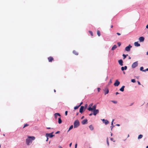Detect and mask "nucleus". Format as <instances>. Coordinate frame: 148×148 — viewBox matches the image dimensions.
<instances>
[{
	"label": "nucleus",
	"instance_id": "603ef678",
	"mask_svg": "<svg viewBox=\"0 0 148 148\" xmlns=\"http://www.w3.org/2000/svg\"><path fill=\"white\" fill-rule=\"evenodd\" d=\"M92 114H93L92 113H91L90 114H89V115L90 116H91L92 115Z\"/></svg>",
	"mask_w": 148,
	"mask_h": 148
},
{
	"label": "nucleus",
	"instance_id": "6e6d98bb",
	"mask_svg": "<svg viewBox=\"0 0 148 148\" xmlns=\"http://www.w3.org/2000/svg\"><path fill=\"white\" fill-rule=\"evenodd\" d=\"M119 94V93L118 92H116V95H117V94Z\"/></svg>",
	"mask_w": 148,
	"mask_h": 148
},
{
	"label": "nucleus",
	"instance_id": "c85d7f7f",
	"mask_svg": "<svg viewBox=\"0 0 148 148\" xmlns=\"http://www.w3.org/2000/svg\"><path fill=\"white\" fill-rule=\"evenodd\" d=\"M127 55H125L124 54H123V59H125L126 57L127 56Z\"/></svg>",
	"mask_w": 148,
	"mask_h": 148
},
{
	"label": "nucleus",
	"instance_id": "a18cd8bd",
	"mask_svg": "<svg viewBox=\"0 0 148 148\" xmlns=\"http://www.w3.org/2000/svg\"><path fill=\"white\" fill-rule=\"evenodd\" d=\"M116 34L117 35H119H119H121V34H120V33H118V32L116 33Z\"/></svg>",
	"mask_w": 148,
	"mask_h": 148
},
{
	"label": "nucleus",
	"instance_id": "4d7b16f0",
	"mask_svg": "<svg viewBox=\"0 0 148 148\" xmlns=\"http://www.w3.org/2000/svg\"><path fill=\"white\" fill-rule=\"evenodd\" d=\"M84 118V116H83L82 118H81V119H83V118Z\"/></svg>",
	"mask_w": 148,
	"mask_h": 148
},
{
	"label": "nucleus",
	"instance_id": "2f4dec72",
	"mask_svg": "<svg viewBox=\"0 0 148 148\" xmlns=\"http://www.w3.org/2000/svg\"><path fill=\"white\" fill-rule=\"evenodd\" d=\"M111 102H113V103H114L115 104H116L117 103V101H112Z\"/></svg>",
	"mask_w": 148,
	"mask_h": 148
},
{
	"label": "nucleus",
	"instance_id": "2eb2a0df",
	"mask_svg": "<svg viewBox=\"0 0 148 148\" xmlns=\"http://www.w3.org/2000/svg\"><path fill=\"white\" fill-rule=\"evenodd\" d=\"M135 46L136 47H139L140 46V45L139 44L138 42H136L134 43Z\"/></svg>",
	"mask_w": 148,
	"mask_h": 148
},
{
	"label": "nucleus",
	"instance_id": "dca6fc26",
	"mask_svg": "<svg viewBox=\"0 0 148 148\" xmlns=\"http://www.w3.org/2000/svg\"><path fill=\"white\" fill-rule=\"evenodd\" d=\"M84 108L83 106H81L79 109V112L81 113H82L83 112V110Z\"/></svg>",
	"mask_w": 148,
	"mask_h": 148
},
{
	"label": "nucleus",
	"instance_id": "1a4fd4ad",
	"mask_svg": "<svg viewBox=\"0 0 148 148\" xmlns=\"http://www.w3.org/2000/svg\"><path fill=\"white\" fill-rule=\"evenodd\" d=\"M144 38L143 36L140 37L138 39V40L140 42H143L144 40Z\"/></svg>",
	"mask_w": 148,
	"mask_h": 148
},
{
	"label": "nucleus",
	"instance_id": "58836bf2",
	"mask_svg": "<svg viewBox=\"0 0 148 148\" xmlns=\"http://www.w3.org/2000/svg\"><path fill=\"white\" fill-rule=\"evenodd\" d=\"M114 121V119H113V120H112V122H111V125H112V126H113V122Z\"/></svg>",
	"mask_w": 148,
	"mask_h": 148
},
{
	"label": "nucleus",
	"instance_id": "c756f323",
	"mask_svg": "<svg viewBox=\"0 0 148 148\" xmlns=\"http://www.w3.org/2000/svg\"><path fill=\"white\" fill-rule=\"evenodd\" d=\"M79 106H76L74 107V109L75 110L79 108Z\"/></svg>",
	"mask_w": 148,
	"mask_h": 148
},
{
	"label": "nucleus",
	"instance_id": "0e129e2a",
	"mask_svg": "<svg viewBox=\"0 0 148 148\" xmlns=\"http://www.w3.org/2000/svg\"><path fill=\"white\" fill-rule=\"evenodd\" d=\"M129 59H131V57H129Z\"/></svg>",
	"mask_w": 148,
	"mask_h": 148
},
{
	"label": "nucleus",
	"instance_id": "c03bdc74",
	"mask_svg": "<svg viewBox=\"0 0 148 148\" xmlns=\"http://www.w3.org/2000/svg\"><path fill=\"white\" fill-rule=\"evenodd\" d=\"M77 143L75 144V148H77Z\"/></svg>",
	"mask_w": 148,
	"mask_h": 148
},
{
	"label": "nucleus",
	"instance_id": "e433bc0d",
	"mask_svg": "<svg viewBox=\"0 0 148 148\" xmlns=\"http://www.w3.org/2000/svg\"><path fill=\"white\" fill-rule=\"evenodd\" d=\"M117 44L119 47L121 45V43L120 42H118Z\"/></svg>",
	"mask_w": 148,
	"mask_h": 148
},
{
	"label": "nucleus",
	"instance_id": "5701e85b",
	"mask_svg": "<svg viewBox=\"0 0 148 148\" xmlns=\"http://www.w3.org/2000/svg\"><path fill=\"white\" fill-rule=\"evenodd\" d=\"M73 53L76 55H77L78 54L77 52L75 50L73 51Z\"/></svg>",
	"mask_w": 148,
	"mask_h": 148
},
{
	"label": "nucleus",
	"instance_id": "39448f33",
	"mask_svg": "<svg viewBox=\"0 0 148 148\" xmlns=\"http://www.w3.org/2000/svg\"><path fill=\"white\" fill-rule=\"evenodd\" d=\"M132 47V46L130 45H129L128 46L125 47V50L127 51H130Z\"/></svg>",
	"mask_w": 148,
	"mask_h": 148
},
{
	"label": "nucleus",
	"instance_id": "a211bd4d",
	"mask_svg": "<svg viewBox=\"0 0 148 148\" xmlns=\"http://www.w3.org/2000/svg\"><path fill=\"white\" fill-rule=\"evenodd\" d=\"M96 107H97V105L96 104L95 105L93 106H92V111L93 110H96Z\"/></svg>",
	"mask_w": 148,
	"mask_h": 148
},
{
	"label": "nucleus",
	"instance_id": "4c0bfd02",
	"mask_svg": "<svg viewBox=\"0 0 148 148\" xmlns=\"http://www.w3.org/2000/svg\"><path fill=\"white\" fill-rule=\"evenodd\" d=\"M114 127V125L111 126H110V128H111V130L112 131V129L113 128V127Z\"/></svg>",
	"mask_w": 148,
	"mask_h": 148
},
{
	"label": "nucleus",
	"instance_id": "13d9d810",
	"mask_svg": "<svg viewBox=\"0 0 148 148\" xmlns=\"http://www.w3.org/2000/svg\"><path fill=\"white\" fill-rule=\"evenodd\" d=\"M113 26L112 25L111 26V28H113Z\"/></svg>",
	"mask_w": 148,
	"mask_h": 148
},
{
	"label": "nucleus",
	"instance_id": "a19ab883",
	"mask_svg": "<svg viewBox=\"0 0 148 148\" xmlns=\"http://www.w3.org/2000/svg\"><path fill=\"white\" fill-rule=\"evenodd\" d=\"M68 112L67 111H66L65 112V115L66 116L67 115Z\"/></svg>",
	"mask_w": 148,
	"mask_h": 148
},
{
	"label": "nucleus",
	"instance_id": "423d86ee",
	"mask_svg": "<svg viewBox=\"0 0 148 148\" xmlns=\"http://www.w3.org/2000/svg\"><path fill=\"white\" fill-rule=\"evenodd\" d=\"M138 62H134L132 65V67L133 68H134L138 66Z\"/></svg>",
	"mask_w": 148,
	"mask_h": 148
},
{
	"label": "nucleus",
	"instance_id": "ea45409f",
	"mask_svg": "<svg viewBox=\"0 0 148 148\" xmlns=\"http://www.w3.org/2000/svg\"><path fill=\"white\" fill-rule=\"evenodd\" d=\"M100 90H101V89L100 88H97V90H98V92L100 91Z\"/></svg>",
	"mask_w": 148,
	"mask_h": 148
},
{
	"label": "nucleus",
	"instance_id": "473e14b6",
	"mask_svg": "<svg viewBox=\"0 0 148 148\" xmlns=\"http://www.w3.org/2000/svg\"><path fill=\"white\" fill-rule=\"evenodd\" d=\"M89 32L90 34L92 36H93V33L92 31H89Z\"/></svg>",
	"mask_w": 148,
	"mask_h": 148
},
{
	"label": "nucleus",
	"instance_id": "b1692460",
	"mask_svg": "<svg viewBox=\"0 0 148 148\" xmlns=\"http://www.w3.org/2000/svg\"><path fill=\"white\" fill-rule=\"evenodd\" d=\"M89 127L91 130H93V127L92 125H90Z\"/></svg>",
	"mask_w": 148,
	"mask_h": 148
},
{
	"label": "nucleus",
	"instance_id": "aec40b11",
	"mask_svg": "<svg viewBox=\"0 0 148 148\" xmlns=\"http://www.w3.org/2000/svg\"><path fill=\"white\" fill-rule=\"evenodd\" d=\"M117 47L116 45H114L112 47V50H114Z\"/></svg>",
	"mask_w": 148,
	"mask_h": 148
},
{
	"label": "nucleus",
	"instance_id": "f3484780",
	"mask_svg": "<svg viewBox=\"0 0 148 148\" xmlns=\"http://www.w3.org/2000/svg\"><path fill=\"white\" fill-rule=\"evenodd\" d=\"M119 63V64L122 66L123 65V61L122 60H120L118 61Z\"/></svg>",
	"mask_w": 148,
	"mask_h": 148
},
{
	"label": "nucleus",
	"instance_id": "052dcab7",
	"mask_svg": "<svg viewBox=\"0 0 148 148\" xmlns=\"http://www.w3.org/2000/svg\"><path fill=\"white\" fill-rule=\"evenodd\" d=\"M147 55H148V51H147Z\"/></svg>",
	"mask_w": 148,
	"mask_h": 148
},
{
	"label": "nucleus",
	"instance_id": "37998d69",
	"mask_svg": "<svg viewBox=\"0 0 148 148\" xmlns=\"http://www.w3.org/2000/svg\"><path fill=\"white\" fill-rule=\"evenodd\" d=\"M110 140H111L113 141V142H114L115 141L114 140V139L113 138H110Z\"/></svg>",
	"mask_w": 148,
	"mask_h": 148
},
{
	"label": "nucleus",
	"instance_id": "09e8293b",
	"mask_svg": "<svg viewBox=\"0 0 148 148\" xmlns=\"http://www.w3.org/2000/svg\"><path fill=\"white\" fill-rule=\"evenodd\" d=\"M138 85H141L139 81H138Z\"/></svg>",
	"mask_w": 148,
	"mask_h": 148
},
{
	"label": "nucleus",
	"instance_id": "864d4df0",
	"mask_svg": "<svg viewBox=\"0 0 148 148\" xmlns=\"http://www.w3.org/2000/svg\"><path fill=\"white\" fill-rule=\"evenodd\" d=\"M71 145H72V143H71L70 144H69L70 147H71Z\"/></svg>",
	"mask_w": 148,
	"mask_h": 148
},
{
	"label": "nucleus",
	"instance_id": "0eeeda50",
	"mask_svg": "<svg viewBox=\"0 0 148 148\" xmlns=\"http://www.w3.org/2000/svg\"><path fill=\"white\" fill-rule=\"evenodd\" d=\"M99 112V111L98 110V109H97V110H93V114L94 115H96V114L98 113Z\"/></svg>",
	"mask_w": 148,
	"mask_h": 148
},
{
	"label": "nucleus",
	"instance_id": "680f3d73",
	"mask_svg": "<svg viewBox=\"0 0 148 148\" xmlns=\"http://www.w3.org/2000/svg\"><path fill=\"white\" fill-rule=\"evenodd\" d=\"M54 92H56V90H54Z\"/></svg>",
	"mask_w": 148,
	"mask_h": 148
},
{
	"label": "nucleus",
	"instance_id": "49530a36",
	"mask_svg": "<svg viewBox=\"0 0 148 148\" xmlns=\"http://www.w3.org/2000/svg\"><path fill=\"white\" fill-rule=\"evenodd\" d=\"M82 103H83V102H81V103H80V104L79 105V107L80 106H81V105L82 104Z\"/></svg>",
	"mask_w": 148,
	"mask_h": 148
},
{
	"label": "nucleus",
	"instance_id": "e2e57ef3",
	"mask_svg": "<svg viewBox=\"0 0 148 148\" xmlns=\"http://www.w3.org/2000/svg\"><path fill=\"white\" fill-rule=\"evenodd\" d=\"M146 148H148V145L146 147Z\"/></svg>",
	"mask_w": 148,
	"mask_h": 148
},
{
	"label": "nucleus",
	"instance_id": "7c9ffc66",
	"mask_svg": "<svg viewBox=\"0 0 148 148\" xmlns=\"http://www.w3.org/2000/svg\"><path fill=\"white\" fill-rule=\"evenodd\" d=\"M112 83V80L111 79H110L109 82H108V84L110 85Z\"/></svg>",
	"mask_w": 148,
	"mask_h": 148
},
{
	"label": "nucleus",
	"instance_id": "f257e3e1",
	"mask_svg": "<svg viewBox=\"0 0 148 148\" xmlns=\"http://www.w3.org/2000/svg\"><path fill=\"white\" fill-rule=\"evenodd\" d=\"M35 138V137L29 136L26 139V143L27 145H29L30 143H32V141L34 140Z\"/></svg>",
	"mask_w": 148,
	"mask_h": 148
},
{
	"label": "nucleus",
	"instance_id": "4be33fe9",
	"mask_svg": "<svg viewBox=\"0 0 148 148\" xmlns=\"http://www.w3.org/2000/svg\"><path fill=\"white\" fill-rule=\"evenodd\" d=\"M124 88L125 86H122L121 88L120 89V90L122 92H123L124 91Z\"/></svg>",
	"mask_w": 148,
	"mask_h": 148
},
{
	"label": "nucleus",
	"instance_id": "9d476101",
	"mask_svg": "<svg viewBox=\"0 0 148 148\" xmlns=\"http://www.w3.org/2000/svg\"><path fill=\"white\" fill-rule=\"evenodd\" d=\"M54 116L55 118L56 119H57V118L58 116H59L60 117L61 115L59 113H56L54 114Z\"/></svg>",
	"mask_w": 148,
	"mask_h": 148
},
{
	"label": "nucleus",
	"instance_id": "5fc2aeb1",
	"mask_svg": "<svg viewBox=\"0 0 148 148\" xmlns=\"http://www.w3.org/2000/svg\"><path fill=\"white\" fill-rule=\"evenodd\" d=\"M146 28L147 29H148V24L146 26Z\"/></svg>",
	"mask_w": 148,
	"mask_h": 148
},
{
	"label": "nucleus",
	"instance_id": "de8ad7c7",
	"mask_svg": "<svg viewBox=\"0 0 148 148\" xmlns=\"http://www.w3.org/2000/svg\"><path fill=\"white\" fill-rule=\"evenodd\" d=\"M60 132L58 131H57V132L56 133V134H58L60 133Z\"/></svg>",
	"mask_w": 148,
	"mask_h": 148
},
{
	"label": "nucleus",
	"instance_id": "f8f14e48",
	"mask_svg": "<svg viewBox=\"0 0 148 148\" xmlns=\"http://www.w3.org/2000/svg\"><path fill=\"white\" fill-rule=\"evenodd\" d=\"M102 121L103 123H105L106 125H107L109 123V121L107 120L103 119L102 120Z\"/></svg>",
	"mask_w": 148,
	"mask_h": 148
},
{
	"label": "nucleus",
	"instance_id": "20e7f679",
	"mask_svg": "<svg viewBox=\"0 0 148 148\" xmlns=\"http://www.w3.org/2000/svg\"><path fill=\"white\" fill-rule=\"evenodd\" d=\"M120 84V82L117 80H115V83H114V85L115 86H118Z\"/></svg>",
	"mask_w": 148,
	"mask_h": 148
},
{
	"label": "nucleus",
	"instance_id": "9b49d317",
	"mask_svg": "<svg viewBox=\"0 0 148 148\" xmlns=\"http://www.w3.org/2000/svg\"><path fill=\"white\" fill-rule=\"evenodd\" d=\"M87 121H88V120H87V119H85L83 120L82 123V124L84 125L86 123H87Z\"/></svg>",
	"mask_w": 148,
	"mask_h": 148
},
{
	"label": "nucleus",
	"instance_id": "8fccbe9b",
	"mask_svg": "<svg viewBox=\"0 0 148 148\" xmlns=\"http://www.w3.org/2000/svg\"><path fill=\"white\" fill-rule=\"evenodd\" d=\"M48 137H47V139L46 140V141H48Z\"/></svg>",
	"mask_w": 148,
	"mask_h": 148
},
{
	"label": "nucleus",
	"instance_id": "69168bd1",
	"mask_svg": "<svg viewBox=\"0 0 148 148\" xmlns=\"http://www.w3.org/2000/svg\"><path fill=\"white\" fill-rule=\"evenodd\" d=\"M116 125L117 126H119V124H117Z\"/></svg>",
	"mask_w": 148,
	"mask_h": 148
},
{
	"label": "nucleus",
	"instance_id": "72a5a7b5",
	"mask_svg": "<svg viewBox=\"0 0 148 148\" xmlns=\"http://www.w3.org/2000/svg\"><path fill=\"white\" fill-rule=\"evenodd\" d=\"M143 67L142 66L140 68V71H143L144 70H143Z\"/></svg>",
	"mask_w": 148,
	"mask_h": 148
},
{
	"label": "nucleus",
	"instance_id": "774afa93",
	"mask_svg": "<svg viewBox=\"0 0 148 148\" xmlns=\"http://www.w3.org/2000/svg\"><path fill=\"white\" fill-rule=\"evenodd\" d=\"M78 114V113H77V115Z\"/></svg>",
	"mask_w": 148,
	"mask_h": 148
},
{
	"label": "nucleus",
	"instance_id": "a878e982",
	"mask_svg": "<svg viewBox=\"0 0 148 148\" xmlns=\"http://www.w3.org/2000/svg\"><path fill=\"white\" fill-rule=\"evenodd\" d=\"M73 125H71V126L69 128V129L68 130V131H69L70 130L72 129L73 128Z\"/></svg>",
	"mask_w": 148,
	"mask_h": 148
},
{
	"label": "nucleus",
	"instance_id": "f704fd0d",
	"mask_svg": "<svg viewBox=\"0 0 148 148\" xmlns=\"http://www.w3.org/2000/svg\"><path fill=\"white\" fill-rule=\"evenodd\" d=\"M131 82H132L134 83L135 82V80L134 79H131Z\"/></svg>",
	"mask_w": 148,
	"mask_h": 148
},
{
	"label": "nucleus",
	"instance_id": "c9c22d12",
	"mask_svg": "<svg viewBox=\"0 0 148 148\" xmlns=\"http://www.w3.org/2000/svg\"><path fill=\"white\" fill-rule=\"evenodd\" d=\"M107 144H108V146H109V142H108V138H107Z\"/></svg>",
	"mask_w": 148,
	"mask_h": 148
},
{
	"label": "nucleus",
	"instance_id": "4468645a",
	"mask_svg": "<svg viewBox=\"0 0 148 148\" xmlns=\"http://www.w3.org/2000/svg\"><path fill=\"white\" fill-rule=\"evenodd\" d=\"M104 91L105 92V95L108 94L109 91L108 89L107 88L104 90Z\"/></svg>",
	"mask_w": 148,
	"mask_h": 148
},
{
	"label": "nucleus",
	"instance_id": "393cba45",
	"mask_svg": "<svg viewBox=\"0 0 148 148\" xmlns=\"http://www.w3.org/2000/svg\"><path fill=\"white\" fill-rule=\"evenodd\" d=\"M143 136V135H142L141 134L139 135L138 136V139H140L142 138Z\"/></svg>",
	"mask_w": 148,
	"mask_h": 148
},
{
	"label": "nucleus",
	"instance_id": "6e6552de",
	"mask_svg": "<svg viewBox=\"0 0 148 148\" xmlns=\"http://www.w3.org/2000/svg\"><path fill=\"white\" fill-rule=\"evenodd\" d=\"M93 105V103H91L90 104L89 106H88V108L87 109L89 111H92V108L91 107L92 106V105Z\"/></svg>",
	"mask_w": 148,
	"mask_h": 148
},
{
	"label": "nucleus",
	"instance_id": "cd10ccee",
	"mask_svg": "<svg viewBox=\"0 0 148 148\" xmlns=\"http://www.w3.org/2000/svg\"><path fill=\"white\" fill-rule=\"evenodd\" d=\"M29 126V125L27 123H26L24 125L23 128H24L25 127L27 126Z\"/></svg>",
	"mask_w": 148,
	"mask_h": 148
},
{
	"label": "nucleus",
	"instance_id": "412c9836",
	"mask_svg": "<svg viewBox=\"0 0 148 148\" xmlns=\"http://www.w3.org/2000/svg\"><path fill=\"white\" fill-rule=\"evenodd\" d=\"M62 122V121L61 119V117H60L58 119V123L59 124H61Z\"/></svg>",
	"mask_w": 148,
	"mask_h": 148
},
{
	"label": "nucleus",
	"instance_id": "338daca9",
	"mask_svg": "<svg viewBox=\"0 0 148 148\" xmlns=\"http://www.w3.org/2000/svg\"><path fill=\"white\" fill-rule=\"evenodd\" d=\"M87 105H86V106H85V108H86L87 107Z\"/></svg>",
	"mask_w": 148,
	"mask_h": 148
},
{
	"label": "nucleus",
	"instance_id": "79ce46f5",
	"mask_svg": "<svg viewBox=\"0 0 148 148\" xmlns=\"http://www.w3.org/2000/svg\"><path fill=\"white\" fill-rule=\"evenodd\" d=\"M146 71H148V68L147 69L145 70H144L143 71L144 72H146Z\"/></svg>",
	"mask_w": 148,
	"mask_h": 148
},
{
	"label": "nucleus",
	"instance_id": "bf43d9fd",
	"mask_svg": "<svg viewBox=\"0 0 148 148\" xmlns=\"http://www.w3.org/2000/svg\"><path fill=\"white\" fill-rule=\"evenodd\" d=\"M59 148H62V147L61 146H59Z\"/></svg>",
	"mask_w": 148,
	"mask_h": 148
},
{
	"label": "nucleus",
	"instance_id": "bb28decb",
	"mask_svg": "<svg viewBox=\"0 0 148 148\" xmlns=\"http://www.w3.org/2000/svg\"><path fill=\"white\" fill-rule=\"evenodd\" d=\"M97 35L98 36H100V32L99 31V30H98L97 31Z\"/></svg>",
	"mask_w": 148,
	"mask_h": 148
},
{
	"label": "nucleus",
	"instance_id": "f03ea898",
	"mask_svg": "<svg viewBox=\"0 0 148 148\" xmlns=\"http://www.w3.org/2000/svg\"><path fill=\"white\" fill-rule=\"evenodd\" d=\"M79 125V123L78 120H75L74 123V128H76L78 127Z\"/></svg>",
	"mask_w": 148,
	"mask_h": 148
},
{
	"label": "nucleus",
	"instance_id": "6ab92c4d",
	"mask_svg": "<svg viewBox=\"0 0 148 148\" xmlns=\"http://www.w3.org/2000/svg\"><path fill=\"white\" fill-rule=\"evenodd\" d=\"M127 67L126 66H125L124 67H122L121 69L122 71H123L124 70H126L127 69Z\"/></svg>",
	"mask_w": 148,
	"mask_h": 148
},
{
	"label": "nucleus",
	"instance_id": "7ed1b4c3",
	"mask_svg": "<svg viewBox=\"0 0 148 148\" xmlns=\"http://www.w3.org/2000/svg\"><path fill=\"white\" fill-rule=\"evenodd\" d=\"M53 133V132L50 133H47L46 134V136L47 137H49L50 138H52L54 136V135H53L52 134Z\"/></svg>",
	"mask_w": 148,
	"mask_h": 148
},
{
	"label": "nucleus",
	"instance_id": "ddd939ff",
	"mask_svg": "<svg viewBox=\"0 0 148 148\" xmlns=\"http://www.w3.org/2000/svg\"><path fill=\"white\" fill-rule=\"evenodd\" d=\"M48 59L49 62H51L53 60V58L52 57L50 56L48 58Z\"/></svg>",
	"mask_w": 148,
	"mask_h": 148
},
{
	"label": "nucleus",
	"instance_id": "3c124183",
	"mask_svg": "<svg viewBox=\"0 0 148 148\" xmlns=\"http://www.w3.org/2000/svg\"><path fill=\"white\" fill-rule=\"evenodd\" d=\"M47 129H53V128H51L50 127H47Z\"/></svg>",
	"mask_w": 148,
	"mask_h": 148
}]
</instances>
